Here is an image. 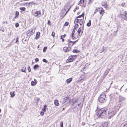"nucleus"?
Returning <instances> with one entry per match:
<instances>
[{
    "mask_svg": "<svg viewBox=\"0 0 127 127\" xmlns=\"http://www.w3.org/2000/svg\"><path fill=\"white\" fill-rule=\"evenodd\" d=\"M19 26V24L18 23H17L15 24V27L16 28H17Z\"/></svg>",
    "mask_w": 127,
    "mask_h": 127,
    "instance_id": "34",
    "label": "nucleus"
},
{
    "mask_svg": "<svg viewBox=\"0 0 127 127\" xmlns=\"http://www.w3.org/2000/svg\"><path fill=\"white\" fill-rule=\"evenodd\" d=\"M70 47H64L63 48V49L65 52H67L71 50Z\"/></svg>",
    "mask_w": 127,
    "mask_h": 127,
    "instance_id": "7",
    "label": "nucleus"
},
{
    "mask_svg": "<svg viewBox=\"0 0 127 127\" xmlns=\"http://www.w3.org/2000/svg\"><path fill=\"white\" fill-rule=\"evenodd\" d=\"M44 113L42 112H41L40 113V114L41 115L43 116L44 115Z\"/></svg>",
    "mask_w": 127,
    "mask_h": 127,
    "instance_id": "46",
    "label": "nucleus"
},
{
    "mask_svg": "<svg viewBox=\"0 0 127 127\" xmlns=\"http://www.w3.org/2000/svg\"><path fill=\"white\" fill-rule=\"evenodd\" d=\"M10 94L11 95V97H14L15 95L14 93V91L10 92Z\"/></svg>",
    "mask_w": 127,
    "mask_h": 127,
    "instance_id": "17",
    "label": "nucleus"
},
{
    "mask_svg": "<svg viewBox=\"0 0 127 127\" xmlns=\"http://www.w3.org/2000/svg\"><path fill=\"white\" fill-rule=\"evenodd\" d=\"M84 13H83L82 14V15H80L78 16L77 17V18H81V17H82V18L84 17Z\"/></svg>",
    "mask_w": 127,
    "mask_h": 127,
    "instance_id": "24",
    "label": "nucleus"
},
{
    "mask_svg": "<svg viewBox=\"0 0 127 127\" xmlns=\"http://www.w3.org/2000/svg\"><path fill=\"white\" fill-rule=\"evenodd\" d=\"M15 16L18 17L19 15V12L18 11H16L15 14Z\"/></svg>",
    "mask_w": 127,
    "mask_h": 127,
    "instance_id": "31",
    "label": "nucleus"
},
{
    "mask_svg": "<svg viewBox=\"0 0 127 127\" xmlns=\"http://www.w3.org/2000/svg\"><path fill=\"white\" fill-rule=\"evenodd\" d=\"M80 52L79 51L77 50L76 49L73 50V52L74 53H77Z\"/></svg>",
    "mask_w": 127,
    "mask_h": 127,
    "instance_id": "23",
    "label": "nucleus"
},
{
    "mask_svg": "<svg viewBox=\"0 0 127 127\" xmlns=\"http://www.w3.org/2000/svg\"><path fill=\"white\" fill-rule=\"evenodd\" d=\"M109 70L107 71V70H106V72L105 73H106V74H107L109 72Z\"/></svg>",
    "mask_w": 127,
    "mask_h": 127,
    "instance_id": "51",
    "label": "nucleus"
},
{
    "mask_svg": "<svg viewBox=\"0 0 127 127\" xmlns=\"http://www.w3.org/2000/svg\"><path fill=\"white\" fill-rule=\"evenodd\" d=\"M75 25L74 27L73 30H74L78 27V24H75Z\"/></svg>",
    "mask_w": 127,
    "mask_h": 127,
    "instance_id": "21",
    "label": "nucleus"
},
{
    "mask_svg": "<svg viewBox=\"0 0 127 127\" xmlns=\"http://www.w3.org/2000/svg\"><path fill=\"white\" fill-rule=\"evenodd\" d=\"M29 31V32H30L31 34H33L35 32V30L34 29H32L31 30H30Z\"/></svg>",
    "mask_w": 127,
    "mask_h": 127,
    "instance_id": "22",
    "label": "nucleus"
},
{
    "mask_svg": "<svg viewBox=\"0 0 127 127\" xmlns=\"http://www.w3.org/2000/svg\"><path fill=\"white\" fill-rule=\"evenodd\" d=\"M123 86H122V87L120 88V90H121V89L122 88V87H123Z\"/></svg>",
    "mask_w": 127,
    "mask_h": 127,
    "instance_id": "61",
    "label": "nucleus"
},
{
    "mask_svg": "<svg viewBox=\"0 0 127 127\" xmlns=\"http://www.w3.org/2000/svg\"><path fill=\"white\" fill-rule=\"evenodd\" d=\"M60 38L61 39H62V41L63 42L64 41V39H63V36H61L60 37Z\"/></svg>",
    "mask_w": 127,
    "mask_h": 127,
    "instance_id": "38",
    "label": "nucleus"
},
{
    "mask_svg": "<svg viewBox=\"0 0 127 127\" xmlns=\"http://www.w3.org/2000/svg\"><path fill=\"white\" fill-rule=\"evenodd\" d=\"M109 70L107 71V70H106V72L105 73H106V74H107L109 72Z\"/></svg>",
    "mask_w": 127,
    "mask_h": 127,
    "instance_id": "50",
    "label": "nucleus"
},
{
    "mask_svg": "<svg viewBox=\"0 0 127 127\" xmlns=\"http://www.w3.org/2000/svg\"><path fill=\"white\" fill-rule=\"evenodd\" d=\"M1 112V109H0V113Z\"/></svg>",
    "mask_w": 127,
    "mask_h": 127,
    "instance_id": "64",
    "label": "nucleus"
},
{
    "mask_svg": "<svg viewBox=\"0 0 127 127\" xmlns=\"http://www.w3.org/2000/svg\"><path fill=\"white\" fill-rule=\"evenodd\" d=\"M26 8L24 7H21L20 8V9L21 10V12L22 13H24V12L25 11Z\"/></svg>",
    "mask_w": 127,
    "mask_h": 127,
    "instance_id": "14",
    "label": "nucleus"
},
{
    "mask_svg": "<svg viewBox=\"0 0 127 127\" xmlns=\"http://www.w3.org/2000/svg\"><path fill=\"white\" fill-rule=\"evenodd\" d=\"M120 106H121V105L120 104H119L118 105V106L117 107L118 110L120 108Z\"/></svg>",
    "mask_w": 127,
    "mask_h": 127,
    "instance_id": "42",
    "label": "nucleus"
},
{
    "mask_svg": "<svg viewBox=\"0 0 127 127\" xmlns=\"http://www.w3.org/2000/svg\"><path fill=\"white\" fill-rule=\"evenodd\" d=\"M125 98L124 97L121 96H119V101L121 102L122 101L125 100Z\"/></svg>",
    "mask_w": 127,
    "mask_h": 127,
    "instance_id": "10",
    "label": "nucleus"
},
{
    "mask_svg": "<svg viewBox=\"0 0 127 127\" xmlns=\"http://www.w3.org/2000/svg\"><path fill=\"white\" fill-rule=\"evenodd\" d=\"M64 108H63V110H64Z\"/></svg>",
    "mask_w": 127,
    "mask_h": 127,
    "instance_id": "63",
    "label": "nucleus"
},
{
    "mask_svg": "<svg viewBox=\"0 0 127 127\" xmlns=\"http://www.w3.org/2000/svg\"><path fill=\"white\" fill-rule=\"evenodd\" d=\"M79 23L80 25L81 26L82 25V26H84V23L85 22V21L84 20V17L82 18V19H79Z\"/></svg>",
    "mask_w": 127,
    "mask_h": 127,
    "instance_id": "6",
    "label": "nucleus"
},
{
    "mask_svg": "<svg viewBox=\"0 0 127 127\" xmlns=\"http://www.w3.org/2000/svg\"><path fill=\"white\" fill-rule=\"evenodd\" d=\"M123 127H127V121L124 123Z\"/></svg>",
    "mask_w": 127,
    "mask_h": 127,
    "instance_id": "30",
    "label": "nucleus"
},
{
    "mask_svg": "<svg viewBox=\"0 0 127 127\" xmlns=\"http://www.w3.org/2000/svg\"><path fill=\"white\" fill-rule=\"evenodd\" d=\"M47 24L49 25H51V23L50 20L48 21Z\"/></svg>",
    "mask_w": 127,
    "mask_h": 127,
    "instance_id": "45",
    "label": "nucleus"
},
{
    "mask_svg": "<svg viewBox=\"0 0 127 127\" xmlns=\"http://www.w3.org/2000/svg\"><path fill=\"white\" fill-rule=\"evenodd\" d=\"M77 40L73 42V44H75L76 42H77Z\"/></svg>",
    "mask_w": 127,
    "mask_h": 127,
    "instance_id": "54",
    "label": "nucleus"
},
{
    "mask_svg": "<svg viewBox=\"0 0 127 127\" xmlns=\"http://www.w3.org/2000/svg\"><path fill=\"white\" fill-rule=\"evenodd\" d=\"M73 60V59L71 55L69 57L68 59L67 60L66 62L68 63L71 62H72Z\"/></svg>",
    "mask_w": 127,
    "mask_h": 127,
    "instance_id": "8",
    "label": "nucleus"
},
{
    "mask_svg": "<svg viewBox=\"0 0 127 127\" xmlns=\"http://www.w3.org/2000/svg\"><path fill=\"white\" fill-rule=\"evenodd\" d=\"M39 66L37 64H35L33 66V69L35 70L38 67H39Z\"/></svg>",
    "mask_w": 127,
    "mask_h": 127,
    "instance_id": "18",
    "label": "nucleus"
},
{
    "mask_svg": "<svg viewBox=\"0 0 127 127\" xmlns=\"http://www.w3.org/2000/svg\"><path fill=\"white\" fill-rule=\"evenodd\" d=\"M35 60L36 62H37L39 61V59L38 58H36L35 59Z\"/></svg>",
    "mask_w": 127,
    "mask_h": 127,
    "instance_id": "49",
    "label": "nucleus"
},
{
    "mask_svg": "<svg viewBox=\"0 0 127 127\" xmlns=\"http://www.w3.org/2000/svg\"><path fill=\"white\" fill-rule=\"evenodd\" d=\"M28 71L29 72H30L31 71V69L30 68V67L29 66H28Z\"/></svg>",
    "mask_w": 127,
    "mask_h": 127,
    "instance_id": "37",
    "label": "nucleus"
},
{
    "mask_svg": "<svg viewBox=\"0 0 127 127\" xmlns=\"http://www.w3.org/2000/svg\"><path fill=\"white\" fill-rule=\"evenodd\" d=\"M121 5L123 7H126L127 5H126L125 3H122L121 4Z\"/></svg>",
    "mask_w": 127,
    "mask_h": 127,
    "instance_id": "26",
    "label": "nucleus"
},
{
    "mask_svg": "<svg viewBox=\"0 0 127 127\" xmlns=\"http://www.w3.org/2000/svg\"><path fill=\"white\" fill-rule=\"evenodd\" d=\"M72 37V39H74V38H73L74 37V35H71V36Z\"/></svg>",
    "mask_w": 127,
    "mask_h": 127,
    "instance_id": "53",
    "label": "nucleus"
},
{
    "mask_svg": "<svg viewBox=\"0 0 127 127\" xmlns=\"http://www.w3.org/2000/svg\"><path fill=\"white\" fill-rule=\"evenodd\" d=\"M40 35V32H37L36 34V35L35 37V39H37L39 37Z\"/></svg>",
    "mask_w": 127,
    "mask_h": 127,
    "instance_id": "15",
    "label": "nucleus"
},
{
    "mask_svg": "<svg viewBox=\"0 0 127 127\" xmlns=\"http://www.w3.org/2000/svg\"><path fill=\"white\" fill-rule=\"evenodd\" d=\"M47 106L46 105H45L44 106V108H46V107Z\"/></svg>",
    "mask_w": 127,
    "mask_h": 127,
    "instance_id": "56",
    "label": "nucleus"
},
{
    "mask_svg": "<svg viewBox=\"0 0 127 127\" xmlns=\"http://www.w3.org/2000/svg\"><path fill=\"white\" fill-rule=\"evenodd\" d=\"M72 78H70L66 80V82L67 83L69 84L70 83L72 80Z\"/></svg>",
    "mask_w": 127,
    "mask_h": 127,
    "instance_id": "13",
    "label": "nucleus"
},
{
    "mask_svg": "<svg viewBox=\"0 0 127 127\" xmlns=\"http://www.w3.org/2000/svg\"><path fill=\"white\" fill-rule=\"evenodd\" d=\"M84 30V27L83 26H82V27H80L78 29V30L77 31L78 34L80 36H81L82 35Z\"/></svg>",
    "mask_w": 127,
    "mask_h": 127,
    "instance_id": "3",
    "label": "nucleus"
},
{
    "mask_svg": "<svg viewBox=\"0 0 127 127\" xmlns=\"http://www.w3.org/2000/svg\"><path fill=\"white\" fill-rule=\"evenodd\" d=\"M108 124L107 122L102 123L100 125V127H107Z\"/></svg>",
    "mask_w": 127,
    "mask_h": 127,
    "instance_id": "9",
    "label": "nucleus"
},
{
    "mask_svg": "<svg viewBox=\"0 0 127 127\" xmlns=\"http://www.w3.org/2000/svg\"><path fill=\"white\" fill-rule=\"evenodd\" d=\"M26 67L24 69L22 68L21 69V71L23 72H26Z\"/></svg>",
    "mask_w": 127,
    "mask_h": 127,
    "instance_id": "28",
    "label": "nucleus"
},
{
    "mask_svg": "<svg viewBox=\"0 0 127 127\" xmlns=\"http://www.w3.org/2000/svg\"><path fill=\"white\" fill-rule=\"evenodd\" d=\"M51 35L53 37H54L55 35V33L54 32H53L52 33Z\"/></svg>",
    "mask_w": 127,
    "mask_h": 127,
    "instance_id": "36",
    "label": "nucleus"
},
{
    "mask_svg": "<svg viewBox=\"0 0 127 127\" xmlns=\"http://www.w3.org/2000/svg\"><path fill=\"white\" fill-rule=\"evenodd\" d=\"M124 15H123V16L125 17H126V16H127V13L126 11H125V12L124 13Z\"/></svg>",
    "mask_w": 127,
    "mask_h": 127,
    "instance_id": "39",
    "label": "nucleus"
},
{
    "mask_svg": "<svg viewBox=\"0 0 127 127\" xmlns=\"http://www.w3.org/2000/svg\"><path fill=\"white\" fill-rule=\"evenodd\" d=\"M68 25V23L67 22H65L64 24V26H67Z\"/></svg>",
    "mask_w": 127,
    "mask_h": 127,
    "instance_id": "32",
    "label": "nucleus"
},
{
    "mask_svg": "<svg viewBox=\"0 0 127 127\" xmlns=\"http://www.w3.org/2000/svg\"><path fill=\"white\" fill-rule=\"evenodd\" d=\"M122 18L124 20H126V19H127V16H126V17H125L124 16V17L122 16Z\"/></svg>",
    "mask_w": 127,
    "mask_h": 127,
    "instance_id": "40",
    "label": "nucleus"
},
{
    "mask_svg": "<svg viewBox=\"0 0 127 127\" xmlns=\"http://www.w3.org/2000/svg\"><path fill=\"white\" fill-rule=\"evenodd\" d=\"M72 57V58L73 59V60L76 59V57H77V55H71Z\"/></svg>",
    "mask_w": 127,
    "mask_h": 127,
    "instance_id": "25",
    "label": "nucleus"
},
{
    "mask_svg": "<svg viewBox=\"0 0 127 127\" xmlns=\"http://www.w3.org/2000/svg\"><path fill=\"white\" fill-rule=\"evenodd\" d=\"M45 63H47L48 62V61L45 59H44L42 60Z\"/></svg>",
    "mask_w": 127,
    "mask_h": 127,
    "instance_id": "33",
    "label": "nucleus"
},
{
    "mask_svg": "<svg viewBox=\"0 0 127 127\" xmlns=\"http://www.w3.org/2000/svg\"><path fill=\"white\" fill-rule=\"evenodd\" d=\"M108 112V116L109 118L110 119L112 116H113L115 114V112H113V111H109Z\"/></svg>",
    "mask_w": 127,
    "mask_h": 127,
    "instance_id": "4",
    "label": "nucleus"
},
{
    "mask_svg": "<svg viewBox=\"0 0 127 127\" xmlns=\"http://www.w3.org/2000/svg\"><path fill=\"white\" fill-rule=\"evenodd\" d=\"M16 42H18V37L16 39Z\"/></svg>",
    "mask_w": 127,
    "mask_h": 127,
    "instance_id": "48",
    "label": "nucleus"
},
{
    "mask_svg": "<svg viewBox=\"0 0 127 127\" xmlns=\"http://www.w3.org/2000/svg\"><path fill=\"white\" fill-rule=\"evenodd\" d=\"M34 16L37 18H39L40 17L41 15L40 12L39 11H37L33 13Z\"/></svg>",
    "mask_w": 127,
    "mask_h": 127,
    "instance_id": "5",
    "label": "nucleus"
},
{
    "mask_svg": "<svg viewBox=\"0 0 127 127\" xmlns=\"http://www.w3.org/2000/svg\"><path fill=\"white\" fill-rule=\"evenodd\" d=\"M60 125L61 127L63 126V122H61L60 123Z\"/></svg>",
    "mask_w": 127,
    "mask_h": 127,
    "instance_id": "41",
    "label": "nucleus"
},
{
    "mask_svg": "<svg viewBox=\"0 0 127 127\" xmlns=\"http://www.w3.org/2000/svg\"><path fill=\"white\" fill-rule=\"evenodd\" d=\"M82 3H83L84 2V0H80L79 2L78 3L79 4H82Z\"/></svg>",
    "mask_w": 127,
    "mask_h": 127,
    "instance_id": "29",
    "label": "nucleus"
},
{
    "mask_svg": "<svg viewBox=\"0 0 127 127\" xmlns=\"http://www.w3.org/2000/svg\"><path fill=\"white\" fill-rule=\"evenodd\" d=\"M34 81H32L31 82V85L32 86L35 85L37 83L36 80L34 79Z\"/></svg>",
    "mask_w": 127,
    "mask_h": 127,
    "instance_id": "11",
    "label": "nucleus"
},
{
    "mask_svg": "<svg viewBox=\"0 0 127 127\" xmlns=\"http://www.w3.org/2000/svg\"><path fill=\"white\" fill-rule=\"evenodd\" d=\"M47 47H45L43 49V51L44 52H45L46 51V50L47 49Z\"/></svg>",
    "mask_w": 127,
    "mask_h": 127,
    "instance_id": "27",
    "label": "nucleus"
},
{
    "mask_svg": "<svg viewBox=\"0 0 127 127\" xmlns=\"http://www.w3.org/2000/svg\"><path fill=\"white\" fill-rule=\"evenodd\" d=\"M108 111L106 108H101L96 112L97 116L99 117L103 118L106 115L107 112Z\"/></svg>",
    "mask_w": 127,
    "mask_h": 127,
    "instance_id": "1",
    "label": "nucleus"
},
{
    "mask_svg": "<svg viewBox=\"0 0 127 127\" xmlns=\"http://www.w3.org/2000/svg\"><path fill=\"white\" fill-rule=\"evenodd\" d=\"M107 75V74H106V73H104V75H103V79H104V78L106 76V75Z\"/></svg>",
    "mask_w": 127,
    "mask_h": 127,
    "instance_id": "43",
    "label": "nucleus"
},
{
    "mask_svg": "<svg viewBox=\"0 0 127 127\" xmlns=\"http://www.w3.org/2000/svg\"><path fill=\"white\" fill-rule=\"evenodd\" d=\"M75 32V31L73 30L72 31V32L71 33V34L72 35H74Z\"/></svg>",
    "mask_w": 127,
    "mask_h": 127,
    "instance_id": "44",
    "label": "nucleus"
},
{
    "mask_svg": "<svg viewBox=\"0 0 127 127\" xmlns=\"http://www.w3.org/2000/svg\"><path fill=\"white\" fill-rule=\"evenodd\" d=\"M66 8V6H65L64 7V9L65 10V8Z\"/></svg>",
    "mask_w": 127,
    "mask_h": 127,
    "instance_id": "59",
    "label": "nucleus"
},
{
    "mask_svg": "<svg viewBox=\"0 0 127 127\" xmlns=\"http://www.w3.org/2000/svg\"><path fill=\"white\" fill-rule=\"evenodd\" d=\"M54 104L56 106H58L59 105V103L58 101L57 100H54Z\"/></svg>",
    "mask_w": 127,
    "mask_h": 127,
    "instance_id": "16",
    "label": "nucleus"
},
{
    "mask_svg": "<svg viewBox=\"0 0 127 127\" xmlns=\"http://www.w3.org/2000/svg\"><path fill=\"white\" fill-rule=\"evenodd\" d=\"M69 10V9H68V10L66 12V13L65 14H66V13L68 11V10Z\"/></svg>",
    "mask_w": 127,
    "mask_h": 127,
    "instance_id": "60",
    "label": "nucleus"
},
{
    "mask_svg": "<svg viewBox=\"0 0 127 127\" xmlns=\"http://www.w3.org/2000/svg\"><path fill=\"white\" fill-rule=\"evenodd\" d=\"M5 23H6V24H8V23H7V21H6V22H5Z\"/></svg>",
    "mask_w": 127,
    "mask_h": 127,
    "instance_id": "58",
    "label": "nucleus"
},
{
    "mask_svg": "<svg viewBox=\"0 0 127 127\" xmlns=\"http://www.w3.org/2000/svg\"><path fill=\"white\" fill-rule=\"evenodd\" d=\"M0 30L2 31H3L4 30V29L2 27H0Z\"/></svg>",
    "mask_w": 127,
    "mask_h": 127,
    "instance_id": "35",
    "label": "nucleus"
},
{
    "mask_svg": "<svg viewBox=\"0 0 127 127\" xmlns=\"http://www.w3.org/2000/svg\"><path fill=\"white\" fill-rule=\"evenodd\" d=\"M18 17L17 16H15V17H14V18H15V19H16L17 18H18Z\"/></svg>",
    "mask_w": 127,
    "mask_h": 127,
    "instance_id": "57",
    "label": "nucleus"
},
{
    "mask_svg": "<svg viewBox=\"0 0 127 127\" xmlns=\"http://www.w3.org/2000/svg\"><path fill=\"white\" fill-rule=\"evenodd\" d=\"M46 108H43V109H42V110L44 111L45 112L46 111Z\"/></svg>",
    "mask_w": 127,
    "mask_h": 127,
    "instance_id": "52",
    "label": "nucleus"
},
{
    "mask_svg": "<svg viewBox=\"0 0 127 127\" xmlns=\"http://www.w3.org/2000/svg\"><path fill=\"white\" fill-rule=\"evenodd\" d=\"M77 18H76L75 20V21H74V23L75 24H77L76 23H78L79 21L80 20Z\"/></svg>",
    "mask_w": 127,
    "mask_h": 127,
    "instance_id": "20",
    "label": "nucleus"
},
{
    "mask_svg": "<svg viewBox=\"0 0 127 127\" xmlns=\"http://www.w3.org/2000/svg\"><path fill=\"white\" fill-rule=\"evenodd\" d=\"M62 36H63V37L64 38L65 37V36H66V34H64V35H62Z\"/></svg>",
    "mask_w": 127,
    "mask_h": 127,
    "instance_id": "55",
    "label": "nucleus"
},
{
    "mask_svg": "<svg viewBox=\"0 0 127 127\" xmlns=\"http://www.w3.org/2000/svg\"><path fill=\"white\" fill-rule=\"evenodd\" d=\"M106 95L104 94H102L100 95L98 100L101 103H104L106 100Z\"/></svg>",
    "mask_w": 127,
    "mask_h": 127,
    "instance_id": "2",
    "label": "nucleus"
},
{
    "mask_svg": "<svg viewBox=\"0 0 127 127\" xmlns=\"http://www.w3.org/2000/svg\"><path fill=\"white\" fill-rule=\"evenodd\" d=\"M39 45H38L37 46V48H39Z\"/></svg>",
    "mask_w": 127,
    "mask_h": 127,
    "instance_id": "62",
    "label": "nucleus"
},
{
    "mask_svg": "<svg viewBox=\"0 0 127 127\" xmlns=\"http://www.w3.org/2000/svg\"><path fill=\"white\" fill-rule=\"evenodd\" d=\"M68 44L69 46H72L73 45V41L68 40Z\"/></svg>",
    "mask_w": 127,
    "mask_h": 127,
    "instance_id": "12",
    "label": "nucleus"
},
{
    "mask_svg": "<svg viewBox=\"0 0 127 127\" xmlns=\"http://www.w3.org/2000/svg\"><path fill=\"white\" fill-rule=\"evenodd\" d=\"M91 21L90 20L89 21V22L87 24V25L88 27H89L91 26Z\"/></svg>",
    "mask_w": 127,
    "mask_h": 127,
    "instance_id": "19",
    "label": "nucleus"
},
{
    "mask_svg": "<svg viewBox=\"0 0 127 127\" xmlns=\"http://www.w3.org/2000/svg\"><path fill=\"white\" fill-rule=\"evenodd\" d=\"M103 12V11L102 10H101V11H100V14H101L102 15H103V13L102 12Z\"/></svg>",
    "mask_w": 127,
    "mask_h": 127,
    "instance_id": "47",
    "label": "nucleus"
}]
</instances>
